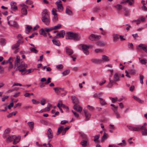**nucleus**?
<instances>
[{
  "label": "nucleus",
  "mask_w": 147,
  "mask_h": 147,
  "mask_svg": "<svg viewBox=\"0 0 147 147\" xmlns=\"http://www.w3.org/2000/svg\"><path fill=\"white\" fill-rule=\"evenodd\" d=\"M100 36L95 35L93 34H91L89 37L90 40H97L99 39L100 38Z\"/></svg>",
  "instance_id": "nucleus-10"
},
{
  "label": "nucleus",
  "mask_w": 147,
  "mask_h": 147,
  "mask_svg": "<svg viewBox=\"0 0 147 147\" xmlns=\"http://www.w3.org/2000/svg\"><path fill=\"white\" fill-rule=\"evenodd\" d=\"M10 131V129L9 128H7L5 130L4 132L3 138H5L7 136V134L9 133Z\"/></svg>",
  "instance_id": "nucleus-37"
},
{
  "label": "nucleus",
  "mask_w": 147,
  "mask_h": 147,
  "mask_svg": "<svg viewBox=\"0 0 147 147\" xmlns=\"http://www.w3.org/2000/svg\"><path fill=\"white\" fill-rule=\"evenodd\" d=\"M46 135L47 136L49 140L53 138V133L50 128H49L48 129L47 132L46 133Z\"/></svg>",
  "instance_id": "nucleus-8"
},
{
  "label": "nucleus",
  "mask_w": 147,
  "mask_h": 147,
  "mask_svg": "<svg viewBox=\"0 0 147 147\" xmlns=\"http://www.w3.org/2000/svg\"><path fill=\"white\" fill-rule=\"evenodd\" d=\"M54 89L55 93L58 94H61L65 95L67 93V92L64 90L63 88L57 87L54 88Z\"/></svg>",
  "instance_id": "nucleus-2"
},
{
  "label": "nucleus",
  "mask_w": 147,
  "mask_h": 147,
  "mask_svg": "<svg viewBox=\"0 0 147 147\" xmlns=\"http://www.w3.org/2000/svg\"><path fill=\"white\" fill-rule=\"evenodd\" d=\"M28 124L30 127V129L32 130L34 127V123L33 122H29L28 123Z\"/></svg>",
  "instance_id": "nucleus-38"
},
{
  "label": "nucleus",
  "mask_w": 147,
  "mask_h": 147,
  "mask_svg": "<svg viewBox=\"0 0 147 147\" xmlns=\"http://www.w3.org/2000/svg\"><path fill=\"white\" fill-rule=\"evenodd\" d=\"M113 110L117 118H119L120 117V115L117 112V107H115V109H113Z\"/></svg>",
  "instance_id": "nucleus-29"
},
{
  "label": "nucleus",
  "mask_w": 147,
  "mask_h": 147,
  "mask_svg": "<svg viewBox=\"0 0 147 147\" xmlns=\"http://www.w3.org/2000/svg\"><path fill=\"white\" fill-rule=\"evenodd\" d=\"M84 113L85 115L86 118L85 120V121L88 120L90 117L91 115L87 111H84Z\"/></svg>",
  "instance_id": "nucleus-25"
},
{
  "label": "nucleus",
  "mask_w": 147,
  "mask_h": 147,
  "mask_svg": "<svg viewBox=\"0 0 147 147\" xmlns=\"http://www.w3.org/2000/svg\"><path fill=\"white\" fill-rule=\"evenodd\" d=\"M65 49L66 50V53L69 56H71L72 54L74 53L73 50L71 49H69L67 47H65Z\"/></svg>",
  "instance_id": "nucleus-20"
},
{
  "label": "nucleus",
  "mask_w": 147,
  "mask_h": 147,
  "mask_svg": "<svg viewBox=\"0 0 147 147\" xmlns=\"http://www.w3.org/2000/svg\"><path fill=\"white\" fill-rule=\"evenodd\" d=\"M23 67H25V64L23 62H22L21 63L19 64V65L18 66L16 70L18 69L20 71V70H21L23 68Z\"/></svg>",
  "instance_id": "nucleus-31"
},
{
  "label": "nucleus",
  "mask_w": 147,
  "mask_h": 147,
  "mask_svg": "<svg viewBox=\"0 0 147 147\" xmlns=\"http://www.w3.org/2000/svg\"><path fill=\"white\" fill-rule=\"evenodd\" d=\"M134 3V0H123L121 2V4H125L126 3H129L130 5H132Z\"/></svg>",
  "instance_id": "nucleus-16"
},
{
  "label": "nucleus",
  "mask_w": 147,
  "mask_h": 147,
  "mask_svg": "<svg viewBox=\"0 0 147 147\" xmlns=\"http://www.w3.org/2000/svg\"><path fill=\"white\" fill-rule=\"evenodd\" d=\"M0 42L2 45L5 44V40L4 38H1L0 39Z\"/></svg>",
  "instance_id": "nucleus-55"
},
{
  "label": "nucleus",
  "mask_w": 147,
  "mask_h": 147,
  "mask_svg": "<svg viewBox=\"0 0 147 147\" xmlns=\"http://www.w3.org/2000/svg\"><path fill=\"white\" fill-rule=\"evenodd\" d=\"M61 27V24H59L53 27V30H57L60 28Z\"/></svg>",
  "instance_id": "nucleus-46"
},
{
  "label": "nucleus",
  "mask_w": 147,
  "mask_h": 147,
  "mask_svg": "<svg viewBox=\"0 0 147 147\" xmlns=\"http://www.w3.org/2000/svg\"><path fill=\"white\" fill-rule=\"evenodd\" d=\"M100 10L99 7H96L92 9L93 12L94 13H96L98 12Z\"/></svg>",
  "instance_id": "nucleus-41"
},
{
  "label": "nucleus",
  "mask_w": 147,
  "mask_h": 147,
  "mask_svg": "<svg viewBox=\"0 0 147 147\" xmlns=\"http://www.w3.org/2000/svg\"><path fill=\"white\" fill-rule=\"evenodd\" d=\"M16 3L12 1L10 3L11 8L13 10H16L17 9V7L16 6Z\"/></svg>",
  "instance_id": "nucleus-19"
},
{
  "label": "nucleus",
  "mask_w": 147,
  "mask_h": 147,
  "mask_svg": "<svg viewBox=\"0 0 147 147\" xmlns=\"http://www.w3.org/2000/svg\"><path fill=\"white\" fill-rule=\"evenodd\" d=\"M102 59L105 61L108 62L109 61L108 57L105 55L102 56Z\"/></svg>",
  "instance_id": "nucleus-34"
},
{
  "label": "nucleus",
  "mask_w": 147,
  "mask_h": 147,
  "mask_svg": "<svg viewBox=\"0 0 147 147\" xmlns=\"http://www.w3.org/2000/svg\"><path fill=\"white\" fill-rule=\"evenodd\" d=\"M14 113V115H16V114L17 113V111H16L15 112H13L11 113L9 115H8L7 116V117L8 118L11 117V116H12L13 115V113Z\"/></svg>",
  "instance_id": "nucleus-57"
},
{
  "label": "nucleus",
  "mask_w": 147,
  "mask_h": 147,
  "mask_svg": "<svg viewBox=\"0 0 147 147\" xmlns=\"http://www.w3.org/2000/svg\"><path fill=\"white\" fill-rule=\"evenodd\" d=\"M69 71L68 70H66L63 72L62 73L63 75V76H65L69 74Z\"/></svg>",
  "instance_id": "nucleus-43"
},
{
  "label": "nucleus",
  "mask_w": 147,
  "mask_h": 147,
  "mask_svg": "<svg viewBox=\"0 0 147 147\" xmlns=\"http://www.w3.org/2000/svg\"><path fill=\"white\" fill-rule=\"evenodd\" d=\"M57 10L53 8L52 10V13L53 16L57 15V14L56 13Z\"/></svg>",
  "instance_id": "nucleus-58"
},
{
  "label": "nucleus",
  "mask_w": 147,
  "mask_h": 147,
  "mask_svg": "<svg viewBox=\"0 0 147 147\" xmlns=\"http://www.w3.org/2000/svg\"><path fill=\"white\" fill-rule=\"evenodd\" d=\"M11 17V16H9L7 18V20L8 21V23L9 25H11V26H13L15 28H18V25L17 24L16 22L15 21H9V18Z\"/></svg>",
  "instance_id": "nucleus-4"
},
{
  "label": "nucleus",
  "mask_w": 147,
  "mask_h": 147,
  "mask_svg": "<svg viewBox=\"0 0 147 147\" xmlns=\"http://www.w3.org/2000/svg\"><path fill=\"white\" fill-rule=\"evenodd\" d=\"M140 130L141 131L142 136H147V129L146 127L140 126Z\"/></svg>",
  "instance_id": "nucleus-11"
},
{
  "label": "nucleus",
  "mask_w": 147,
  "mask_h": 147,
  "mask_svg": "<svg viewBox=\"0 0 147 147\" xmlns=\"http://www.w3.org/2000/svg\"><path fill=\"white\" fill-rule=\"evenodd\" d=\"M121 76V74L119 72L116 73L114 75V81L115 82H116L119 81V77Z\"/></svg>",
  "instance_id": "nucleus-14"
},
{
  "label": "nucleus",
  "mask_w": 147,
  "mask_h": 147,
  "mask_svg": "<svg viewBox=\"0 0 147 147\" xmlns=\"http://www.w3.org/2000/svg\"><path fill=\"white\" fill-rule=\"evenodd\" d=\"M136 72V70L133 69H130L128 70V71L126 70L125 71V73L126 74L125 76L129 78H130L131 77L129 75L134 74Z\"/></svg>",
  "instance_id": "nucleus-6"
},
{
  "label": "nucleus",
  "mask_w": 147,
  "mask_h": 147,
  "mask_svg": "<svg viewBox=\"0 0 147 147\" xmlns=\"http://www.w3.org/2000/svg\"><path fill=\"white\" fill-rule=\"evenodd\" d=\"M71 99L75 105L78 104L79 103V100L76 96H72Z\"/></svg>",
  "instance_id": "nucleus-22"
},
{
  "label": "nucleus",
  "mask_w": 147,
  "mask_h": 147,
  "mask_svg": "<svg viewBox=\"0 0 147 147\" xmlns=\"http://www.w3.org/2000/svg\"><path fill=\"white\" fill-rule=\"evenodd\" d=\"M140 62L142 64L146 65V64H147V60L144 59H141L140 60Z\"/></svg>",
  "instance_id": "nucleus-52"
},
{
  "label": "nucleus",
  "mask_w": 147,
  "mask_h": 147,
  "mask_svg": "<svg viewBox=\"0 0 147 147\" xmlns=\"http://www.w3.org/2000/svg\"><path fill=\"white\" fill-rule=\"evenodd\" d=\"M20 41L19 40H18L17 43L12 45L11 47V48L13 50H14V49L16 48H18L20 46Z\"/></svg>",
  "instance_id": "nucleus-24"
},
{
  "label": "nucleus",
  "mask_w": 147,
  "mask_h": 147,
  "mask_svg": "<svg viewBox=\"0 0 147 147\" xmlns=\"http://www.w3.org/2000/svg\"><path fill=\"white\" fill-rule=\"evenodd\" d=\"M108 137V135L107 134L104 133L103 135L102 138V141H103L105 140Z\"/></svg>",
  "instance_id": "nucleus-47"
},
{
  "label": "nucleus",
  "mask_w": 147,
  "mask_h": 147,
  "mask_svg": "<svg viewBox=\"0 0 147 147\" xmlns=\"http://www.w3.org/2000/svg\"><path fill=\"white\" fill-rule=\"evenodd\" d=\"M32 28L30 26L27 25V27L26 28V33L28 34L30 32V31Z\"/></svg>",
  "instance_id": "nucleus-36"
},
{
  "label": "nucleus",
  "mask_w": 147,
  "mask_h": 147,
  "mask_svg": "<svg viewBox=\"0 0 147 147\" xmlns=\"http://www.w3.org/2000/svg\"><path fill=\"white\" fill-rule=\"evenodd\" d=\"M143 76L141 75H140V80L141 83L142 84H143Z\"/></svg>",
  "instance_id": "nucleus-60"
},
{
  "label": "nucleus",
  "mask_w": 147,
  "mask_h": 147,
  "mask_svg": "<svg viewBox=\"0 0 147 147\" xmlns=\"http://www.w3.org/2000/svg\"><path fill=\"white\" fill-rule=\"evenodd\" d=\"M13 141V144L15 145L16 144L19 142L20 141V139L19 138L16 137V138L15 139H14Z\"/></svg>",
  "instance_id": "nucleus-45"
},
{
  "label": "nucleus",
  "mask_w": 147,
  "mask_h": 147,
  "mask_svg": "<svg viewBox=\"0 0 147 147\" xmlns=\"http://www.w3.org/2000/svg\"><path fill=\"white\" fill-rule=\"evenodd\" d=\"M63 126H61L58 129L57 132V135H58L60 134L61 132H63Z\"/></svg>",
  "instance_id": "nucleus-30"
},
{
  "label": "nucleus",
  "mask_w": 147,
  "mask_h": 147,
  "mask_svg": "<svg viewBox=\"0 0 147 147\" xmlns=\"http://www.w3.org/2000/svg\"><path fill=\"white\" fill-rule=\"evenodd\" d=\"M44 30L47 32L53 30V27L50 28H45Z\"/></svg>",
  "instance_id": "nucleus-53"
},
{
  "label": "nucleus",
  "mask_w": 147,
  "mask_h": 147,
  "mask_svg": "<svg viewBox=\"0 0 147 147\" xmlns=\"http://www.w3.org/2000/svg\"><path fill=\"white\" fill-rule=\"evenodd\" d=\"M12 102L8 106V108L9 109H11V107H12L13 106V99H12Z\"/></svg>",
  "instance_id": "nucleus-64"
},
{
  "label": "nucleus",
  "mask_w": 147,
  "mask_h": 147,
  "mask_svg": "<svg viewBox=\"0 0 147 147\" xmlns=\"http://www.w3.org/2000/svg\"><path fill=\"white\" fill-rule=\"evenodd\" d=\"M113 41L114 42L117 41L119 39V36L118 34H114L113 35Z\"/></svg>",
  "instance_id": "nucleus-28"
},
{
  "label": "nucleus",
  "mask_w": 147,
  "mask_h": 147,
  "mask_svg": "<svg viewBox=\"0 0 147 147\" xmlns=\"http://www.w3.org/2000/svg\"><path fill=\"white\" fill-rule=\"evenodd\" d=\"M34 69H26L25 67L23 68L21 70H20V72H25V73L26 74H28L30 73L31 72H33L34 71Z\"/></svg>",
  "instance_id": "nucleus-9"
},
{
  "label": "nucleus",
  "mask_w": 147,
  "mask_h": 147,
  "mask_svg": "<svg viewBox=\"0 0 147 147\" xmlns=\"http://www.w3.org/2000/svg\"><path fill=\"white\" fill-rule=\"evenodd\" d=\"M40 104L42 105H44L46 103V100L44 98H42L40 102Z\"/></svg>",
  "instance_id": "nucleus-54"
},
{
  "label": "nucleus",
  "mask_w": 147,
  "mask_h": 147,
  "mask_svg": "<svg viewBox=\"0 0 147 147\" xmlns=\"http://www.w3.org/2000/svg\"><path fill=\"white\" fill-rule=\"evenodd\" d=\"M65 32L63 30H61L59 33H57L56 36L54 37L55 38H63L65 35Z\"/></svg>",
  "instance_id": "nucleus-7"
},
{
  "label": "nucleus",
  "mask_w": 147,
  "mask_h": 147,
  "mask_svg": "<svg viewBox=\"0 0 147 147\" xmlns=\"http://www.w3.org/2000/svg\"><path fill=\"white\" fill-rule=\"evenodd\" d=\"M138 47L141 48L146 53H147V46L146 45L142 44H140L138 45Z\"/></svg>",
  "instance_id": "nucleus-21"
},
{
  "label": "nucleus",
  "mask_w": 147,
  "mask_h": 147,
  "mask_svg": "<svg viewBox=\"0 0 147 147\" xmlns=\"http://www.w3.org/2000/svg\"><path fill=\"white\" fill-rule=\"evenodd\" d=\"M16 138V136L15 135H11L9 136L6 140V142L7 143H10Z\"/></svg>",
  "instance_id": "nucleus-13"
},
{
  "label": "nucleus",
  "mask_w": 147,
  "mask_h": 147,
  "mask_svg": "<svg viewBox=\"0 0 147 147\" xmlns=\"http://www.w3.org/2000/svg\"><path fill=\"white\" fill-rule=\"evenodd\" d=\"M33 104H38L39 103V102L37 101L36 100L34 99H32V100Z\"/></svg>",
  "instance_id": "nucleus-63"
},
{
  "label": "nucleus",
  "mask_w": 147,
  "mask_h": 147,
  "mask_svg": "<svg viewBox=\"0 0 147 147\" xmlns=\"http://www.w3.org/2000/svg\"><path fill=\"white\" fill-rule=\"evenodd\" d=\"M81 46L82 50L84 53L86 55L89 54V52L88 49L89 48V47L86 45H80L79 46V47Z\"/></svg>",
  "instance_id": "nucleus-3"
},
{
  "label": "nucleus",
  "mask_w": 147,
  "mask_h": 147,
  "mask_svg": "<svg viewBox=\"0 0 147 147\" xmlns=\"http://www.w3.org/2000/svg\"><path fill=\"white\" fill-rule=\"evenodd\" d=\"M91 61L92 63H98L102 62V59H91Z\"/></svg>",
  "instance_id": "nucleus-27"
},
{
  "label": "nucleus",
  "mask_w": 147,
  "mask_h": 147,
  "mask_svg": "<svg viewBox=\"0 0 147 147\" xmlns=\"http://www.w3.org/2000/svg\"><path fill=\"white\" fill-rule=\"evenodd\" d=\"M52 42L54 44L57 46H59L60 45V42L58 40H52Z\"/></svg>",
  "instance_id": "nucleus-32"
},
{
  "label": "nucleus",
  "mask_w": 147,
  "mask_h": 147,
  "mask_svg": "<svg viewBox=\"0 0 147 147\" xmlns=\"http://www.w3.org/2000/svg\"><path fill=\"white\" fill-rule=\"evenodd\" d=\"M20 41L19 40H18L17 43L12 45L11 47V48L13 50H14V49L16 48H18L20 46Z\"/></svg>",
  "instance_id": "nucleus-23"
},
{
  "label": "nucleus",
  "mask_w": 147,
  "mask_h": 147,
  "mask_svg": "<svg viewBox=\"0 0 147 147\" xmlns=\"http://www.w3.org/2000/svg\"><path fill=\"white\" fill-rule=\"evenodd\" d=\"M69 127H66L65 128H64L63 127V131L62 132V135H64L65 134L66 131L67 130H68L69 129Z\"/></svg>",
  "instance_id": "nucleus-50"
},
{
  "label": "nucleus",
  "mask_w": 147,
  "mask_h": 147,
  "mask_svg": "<svg viewBox=\"0 0 147 147\" xmlns=\"http://www.w3.org/2000/svg\"><path fill=\"white\" fill-rule=\"evenodd\" d=\"M109 84L107 85V87L108 88H111L112 87L113 84H117L116 82H115L114 80H111L110 78H109Z\"/></svg>",
  "instance_id": "nucleus-17"
},
{
  "label": "nucleus",
  "mask_w": 147,
  "mask_h": 147,
  "mask_svg": "<svg viewBox=\"0 0 147 147\" xmlns=\"http://www.w3.org/2000/svg\"><path fill=\"white\" fill-rule=\"evenodd\" d=\"M57 6L59 11L60 12H61L63 10V7L62 4H58Z\"/></svg>",
  "instance_id": "nucleus-39"
},
{
  "label": "nucleus",
  "mask_w": 147,
  "mask_h": 147,
  "mask_svg": "<svg viewBox=\"0 0 147 147\" xmlns=\"http://www.w3.org/2000/svg\"><path fill=\"white\" fill-rule=\"evenodd\" d=\"M51 104L49 103L48 104L47 107L44 109L45 111L47 112L49 111L50 110V107H51Z\"/></svg>",
  "instance_id": "nucleus-40"
},
{
  "label": "nucleus",
  "mask_w": 147,
  "mask_h": 147,
  "mask_svg": "<svg viewBox=\"0 0 147 147\" xmlns=\"http://www.w3.org/2000/svg\"><path fill=\"white\" fill-rule=\"evenodd\" d=\"M100 102L101 105L103 106L107 104V103L105 101V100L102 98H99Z\"/></svg>",
  "instance_id": "nucleus-33"
},
{
  "label": "nucleus",
  "mask_w": 147,
  "mask_h": 147,
  "mask_svg": "<svg viewBox=\"0 0 147 147\" xmlns=\"http://www.w3.org/2000/svg\"><path fill=\"white\" fill-rule=\"evenodd\" d=\"M65 12L67 14L69 15H71L72 14V11L68 8L66 9Z\"/></svg>",
  "instance_id": "nucleus-42"
},
{
  "label": "nucleus",
  "mask_w": 147,
  "mask_h": 147,
  "mask_svg": "<svg viewBox=\"0 0 147 147\" xmlns=\"http://www.w3.org/2000/svg\"><path fill=\"white\" fill-rule=\"evenodd\" d=\"M128 129L132 131H140V126H137L136 127H134L132 126H127Z\"/></svg>",
  "instance_id": "nucleus-5"
},
{
  "label": "nucleus",
  "mask_w": 147,
  "mask_h": 147,
  "mask_svg": "<svg viewBox=\"0 0 147 147\" xmlns=\"http://www.w3.org/2000/svg\"><path fill=\"white\" fill-rule=\"evenodd\" d=\"M115 7L118 10H121L122 7V6L120 4H117L115 5Z\"/></svg>",
  "instance_id": "nucleus-48"
},
{
  "label": "nucleus",
  "mask_w": 147,
  "mask_h": 147,
  "mask_svg": "<svg viewBox=\"0 0 147 147\" xmlns=\"http://www.w3.org/2000/svg\"><path fill=\"white\" fill-rule=\"evenodd\" d=\"M40 30L41 32L40 33V34L43 35L45 37H46L47 36V32L43 28L41 29Z\"/></svg>",
  "instance_id": "nucleus-35"
},
{
  "label": "nucleus",
  "mask_w": 147,
  "mask_h": 147,
  "mask_svg": "<svg viewBox=\"0 0 147 147\" xmlns=\"http://www.w3.org/2000/svg\"><path fill=\"white\" fill-rule=\"evenodd\" d=\"M87 107L88 109L91 111H93L94 109V107H93L89 105H88L87 106Z\"/></svg>",
  "instance_id": "nucleus-62"
},
{
  "label": "nucleus",
  "mask_w": 147,
  "mask_h": 147,
  "mask_svg": "<svg viewBox=\"0 0 147 147\" xmlns=\"http://www.w3.org/2000/svg\"><path fill=\"white\" fill-rule=\"evenodd\" d=\"M65 37L66 39H71L76 41L79 40L81 38L80 35L72 32H67Z\"/></svg>",
  "instance_id": "nucleus-1"
},
{
  "label": "nucleus",
  "mask_w": 147,
  "mask_h": 147,
  "mask_svg": "<svg viewBox=\"0 0 147 147\" xmlns=\"http://www.w3.org/2000/svg\"><path fill=\"white\" fill-rule=\"evenodd\" d=\"M97 44L98 45H100L104 46L105 45V44L104 42H103L102 41H99L98 42H97Z\"/></svg>",
  "instance_id": "nucleus-61"
},
{
  "label": "nucleus",
  "mask_w": 147,
  "mask_h": 147,
  "mask_svg": "<svg viewBox=\"0 0 147 147\" xmlns=\"http://www.w3.org/2000/svg\"><path fill=\"white\" fill-rule=\"evenodd\" d=\"M30 49L31 52L34 53H36L38 52V51L34 48H30Z\"/></svg>",
  "instance_id": "nucleus-51"
},
{
  "label": "nucleus",
  "mask_w": 147,
  "mask_h": 147,
  "mask_svg": "<svg viewBox=\"0 0 147 147\" xmlns=\"http://www.w3.org/2000/svg\"><path fill=\"white\" fill-rule=\"evenodd\" d=\"M146 3H143V6L142 7V8L144 11H147V7L145 6V5H146Z\"/></svg>",
  "instance_id": "nucleus-59"
},
{
  "label": "nucleus",
  "mask_w": 147,
  "mask_h": 147,
  "mask_svg": "<svg viewBox=\"0 0 147 147\" xmlns=\"http://www.w3.org/2000/svg\"><path fill=\"white\" fill-rule=\"evenodd\" d=\"M41 19L42 21L47 25H48L50 23V17H42Z\"/></svg>",
  "instance_id": "nucleus-12"
},
{
  "label": "nucleus",
  "mask_w": 147,
  "mask_h": 147,
  "mask_svg": "<svg viewBox=\"0 0 147 147\" xmlns=\"http://www.w3.org/2000/svg\"><path fill=\"white\" fill-rule=\"evenodd\" d=\"M53 21L54 22H56L58 20V18L57 15L54 16V17L53 19Z\"/></svg>",
  "instance_id": "nucleus-56"
},
{
  "label": "nucleus",
  "mask_w": 147,
  "mask_h": 147,
  "mask_svg": "<svg viewBox=\"0 0 147 147\" xmlns=\"http://www.w3.org/2000/svg\"><path fill=\"white\" fill-rule=\"evenodd\" d=\"M49 17V14L48 10L46 9H44L42 13V17Z\"/></svg>",
  "instance_id": "nucleus-18"
},
{
  "label": "nucleus",
  "mask_w": 147,
  "mask_h": 147,
  "mask_svg": "<svg viewBox=\"0 0 147 147\" xmlns=\"http://www.w3.org/2000/svg\"><path fill=\"white\" fill-rule=\"evenodd\" d=\"M100 135H98L94 137V140L96 143L98 142V139L100 137Z\"/></svg>",
  "instance_id": "nucleus-49"
},
{
  "label": "nucleus",
  "mask_w": 147,
  "mask_h": 147,
  "mask_svg": "<svg viewBox=\"0 0 147 147\" xmlns=\"http://www.w3.org/2000/svg\"><path fill=\"white\" fill-rule=\"evenodd\" d=\"M27 8L25 7H24L21 9V13L22 14L21 16V17L23 15L26 16L27 15Z\"/></svg>",
  "instance_id": "nucleus-26"
},
{
  "label": "nucleus",
  "mask_w": 147,
  "mask_h": 147,
  "mask_svg": "<svg viewBox=\"0 0 147 147\" xmlns=\"http://www.w3.org/2000/svg\"><path fill=\"white\" fill-rule=\"evenodd\" d=\"M87 142L86 140H83L81 142V144L83 147H85L87 146Z\"/></svg>",
  "instance_id": "nucleus-44"
},
{
  "label": "nucleus",
  "mask_w": 147,
  "mask_h": 147,
  "mask_svg": "<svg viewBox=\"0 0 147 147\" xmlns=\"http://www.w3.org/2000/svg\"><path fill=\"white\" fill-rule=\"evenodd\" d=\"M73 108L77 111L80 113L82 110V108L78 104L74 105Z\"/></svg>",
  "instance_id": "nucleus-15"
}]
</instances>
